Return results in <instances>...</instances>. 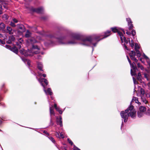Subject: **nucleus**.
I'll return each instance as SVG.
<instances>
[{
	"mask_svg": "<svg viewBox=\"0 0 150 150\" xmlns=\"http://www.w3.org/2000/svg\"><path fill=\"white\" fill-rule=\"evenodd\" d=\"M17 27L18 29L19 30V32L21 33H23L25 30V28L24 26L21 24H18L17 25Z\"/></svg>",
	"mask_w": 150,
	"mask_h": 150,
	"instance_id": "7ed1b4c3",
	"label": "nucleus"
},
{
	"mask_svg": "<svg viewBox=\"0 0 150 150\" xmlns=\"http://www.w3.org/2000/svg\"><path fill=\"white\" fill-rule=\"evenodd\" d=\"M4 86H5V84H4L2 86V88H4Z\"/></svg>",
	"mask_w": 150,
	"mask_h": 150,
	"instance_id": "aec40b11",
	"label": "nucleus"
},
{
	"mask_svg": "<svg viewBox=\"0 0 150 150\" xmlns=\"http://www.w3.org/2000/svg\"><path fill=\"white\" fill-rule=\"evenodd\" d=\"M2 37H3V35L1 34L0 33V38H1Z\"/></svg>",
	"mask_w": 150,
	"mask_h": 150,
	"instance_id": "6ab92c4d",
	"label": "nucleus"
},
{
	"mask_svg": "<svg viewBox=\"0 0 150 150\" xmlns=\"http://www.w3.org/2000/svg\"><path fill=\"white\" fill-rule=\"evenodd\" d=\"M0 43L2 45H4L5 44V42L3 40H1V39H0Z\"/></svg>",
	"mask_w": 150,
	"mask_h": 150,
	"instance_id": "4468645a",
	"label": "nucleus"
},
{
	"mask_svg": "<svg viewBox=\"0 0 150 150\" xmlns=\"http://www.w3.org/2000/svg\"><path fill=\"white\" fill-rule=\"evenodd\" d=\"M9 38L10 40L13 41H14L15 40V38L13 35L11 36Z\"/></svg>",
	"mask_w": 150,
	"mask_h": 150,
	"instance_id": "9b49d317",
	"label": "nucleus"
},
{
	"mask_svg": "<svg viewBox=\"0 0 150 150\" xmlns=\"http://www.w3.org/2000/svg\"><path fill=\"white\" fill-rule=\"evenodd\" d=\"M5 46H6V47L7 48V49H9L10 50H11V49H12V47H11V46H10V45H5Z\"/></svg>",
	"mask_w": 150,
	"mask_h": 150,
	"instance_id": "ddd939ff",
	"label": "nucleus"
},
{
	"mask_svg": "<svg viewBox=\"0 0 150 150\" xmlns=\"http://www.w3.org/2000/svg\"><path fill=\"white\" fill-rule=\"evenodd\" d=\"M20 53L24 55L25 57L28 56H32L33 54H38V46H35L33 45L32 47L30 49L27 50L24 49H22L20 51Z\"/></svg>",
	"mask_w": 150,
	"mask_h": 150,
	"instance_id": "f257e3e1",
	"label": "nucleus"
},
{
	"mask_svg": "<svg viewBox=\"0 0 150 150\" xmlns=\"http://www.w3.org/2000/svg\"><path fill=\"white\" fill-rule=\"evenodd\" d=\"M27 42L28 43L31 44L32 45V47L33 45L35 46H38L37 45H35V44L37 43V41L33 38H31L30 39H28L27 40Z\"/></svg>",
	"mask_w": 150,
	"mask_h": 150,
	"instance_id": "f03ea898",
	"label": "nucleus"
},
{
	"mask_svg": "<svg viewBox=\"0 0 150 150\" xmlns=\"http://www.w3.org/2000/svg\"><path fill=\"white\" fill-rule=\"evenodd\" d=\"M2 98L1 95H0V102L2 100Z\"/></svg>",
	"mask_w": 150,
	"mask_h": 150,
	"instance_id": "a211bd4d",
	"label": "nucleus"
},
{
	"mask_svg": "<svg viewBox=\"0 0 150 150\" xmlns=\"http://www.w3.org/2000/svg\"><path fill=\"white\" fill-rule=\"evenodd\" d=\"M3 13L2 11H0V14H1Z\"/></svg>",
	"mask_w": 150,
	"mask_h": 150,
	"instance_id": "412c9836",
	"label": "nucleus"
},
{
	"mask_svg": "<svg viewBox=\"0 0 150 150\" xmlns=\"http://www.w3.org/2000/svg\"><path fill=\"white\" fill-rule=\"evenodd\" d=\"M2 17H3V18H4L6 20L8 19V16L7 14H5L3 15V16H2Z\"/></svg>",
	"mask_w": 150,
	"mask_h": 150,
	"instance_id": "9d476101",
	"label": "nucleus"
},
{
	"mask_svg": "<svg viewBox=\"0 0 150 150\" xmlns=\"http://www.w3.org/2000/svg\"><path fill=\"white\" fill-rule=\"evenodd\" d=\"M16 45L18 46V47L20 49L21 48V45H22V43L20 41L16 42Z\"/></svg>",
	"mask_w": 150,
	"mask_h": 150,
	"instance_id": "1a4fd4ad",
	"label": "nucleus"
},
{
	"mask_svg": "<svg viewBox=\"0 0 150 150\" xmlns=\"http://www.w3.org/2000/svg\"><path fill=\"white\" fill-rule=\"evenodd\" d=\"M30 11H32L33 12L38 13V8H34L33 7H31L30 8Z\"/></svg>",
	"mask_w": 150,
	"mask_h": 150,
	"instance_id": "6e6552de",
	"label": "nucleus"
},
{
	"mask_svg": "<svg viewBox=\"0 0 150 150\" xmlns=\"http://www.w3.org/2000/svg\"><path fill=\"white\" fill-rule=\"evenodd\" d=\"M6 31L4 33H8L10 35H12L13 33V31H12V28L10 26H7L6 27Z\"/></svg>",
	"mask_w": 150,
	"mask_h": 150,
	"instance_id": "20e7f679",
	"label": "nucleus"
},
{
	"mask_svg": "<svg viewBox=\"0 0 150 150\" xmlns=\"http://www.w3.org/2000/svg\"><path fill=\"white\" fill-rule=\"evenodd\" d=\"M11 50L16 54H18V49L15 46H14L12 47V48L11 49Z\"/></svg>",
	"mask_w": 150,
	"mask_h": 150,
	"instance_id": "423d86ee",
	"label": "nucleus"
},
{
	"mask_svg": "<svg viewBox=\"0 0 150 150\" xmlns=\"http://www.w3.org/2000/svg\"><path fill=\"white\" fill-rule=\"evenodd\" d=\"M2 7V6L1 5H0V7Z\"/></svg>",
	"mask_w": 150,
	"mask_h": 150,
	"instance_id": "5701e85b",
	"label": "nucleus"
},
{
	"mask_svg": "<svg viewBox=\"0 0 150 150\" xmlns=\"http://www.w3.org/2000/svg\"><path fill=\"white\" fill-rule=\"evenodd\" d=\"M6 43L8 44H11L12 43L11 40H8V41H6Z\"/></svg>",
	"mask_w": 150,
	"mask_h": 150,
	"instance_id": "2eb2a0df",
	"label": "nucleus"
},
{
	"mask_svg": "<svg viewBox=\"0 0 150 150\" xmlns=\"http://www.w3.org/2000/svg\"><path fill=\"white\" fill-rule=\"evenodd\" d=\"M22 59V60L25 62H26L27 61V59L25 58H23Z\"/></svg>",
	"mask_w": 150,
	"mask_h": 150,
	"instance_id": "f3484780",
	"label": "nucleus"
},
{
	"mask_svg": "<svg viewBox=\"0 0 150 150\" xmlns=\"http://www.w3.org/2000/svg\"><path fill=\"white\" fill-rule=\"evenodd\" d=\"M27 63H28V65H29V62H27Z\"/></svg>",
	"mask_w": 150,
	"mask_h": 150,
	"instance_id": "4be33fe9",
	"label": "nucleus"
},
{
	"mask_svg": "<svg viewBox=\"0 0 150 150\" xmlns=\"http://www.w3.org/2000/svg\"><path fill=\"white\" fill-rule=\"evenodd\" d=\"M5 27L6 25L4 23H1L0 24V29L4 32L6 31V30L5 29Z\"/></svg>",
	"mask_w": 150,
	"mask_h": 150,
	"instance_id": "39448f33",
	"label": "nucleus"
},
{
	"mask_svg": "<svg viewBox=\"0 0 150 150\" xmlns=\"http://www.w3.org/2000/svg\"><path fill=\"white\" fill-rule=\"evenodd\" d=\"M10 25L13 27H15L16 25L14 23L11 22L10 24Z\"/></svg>",
	"mask_w": 150,
	"mask_h": 150,
	"instance_id": "f8f14e48",
	"label": "nucleus"
},
{
	"mask_svg": "<svg viewBox=\"0 0 150 150\" xmlns=\"http://www.w3.org/2000/svg\"><path fill=\"white\" fill-rule=\"evenodd\" d=\"M31 33L28 30L25 35V37L26 38H28L31 36Z\"/></svg>",
	"mask_w": 150,
	"mask_h": 150,
	"instance_id": "0eeeda50",
	"label": "nucleus"
},
{
	"mask_svg": "<svg viewBox=\"0 0 150 150\" xmlns=\"http://www.w3.org/2000/svg\"><path fill=\"white\" fill-rule=\"evenodd\" d=\"M13 21L15 23H17L18 22V20L15 18L13 19Z\"/></svg>",
	"mask_w": 150,
	"mask_h": 150,
	"instance_id": "dca6fc26",
	"label": "nucleus"
}]
</instances>
